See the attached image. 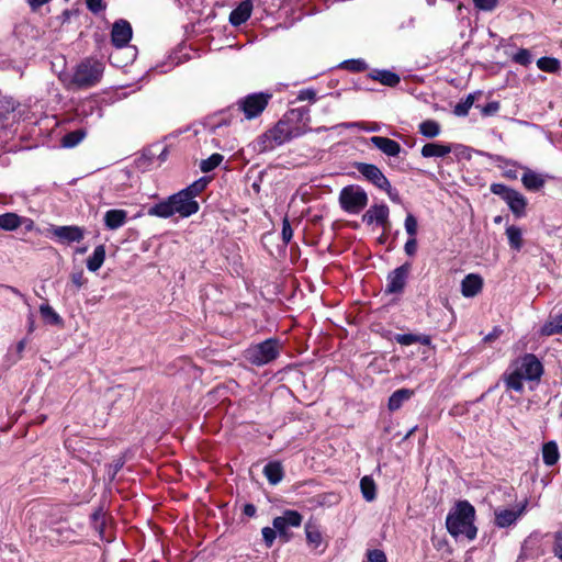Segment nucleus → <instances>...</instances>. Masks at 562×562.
I'll use <instances>...</instances> for the list:
<instances>
[{"instance_id":"50","label":"nucleus","mask_w":562,"mask_h":562,"mask_svg":"<svg viewBox=\"0 0 562 562\" xmlns=\"http://www.w3.org/2000/svg\"><path fill=\"white\" fill-rule=\"evenodd\" d=\"M347 68L355 70V71H361L367 68V65L361 59H353L346 63Z\"/></svg>"},{"instance_id":"20","label":"nucleus","mask_w":562,"mask_h":562,"mask_svg":"<svg viewBox=\"0 0 562 562\" xmlns=\"http://www.w3.org/2000/svg\"><path fill=\"white\" fill-rule=\"evenodd\" d=\"M451 150L449 144L427 143L422 147L420 154L424 158H441L449 155Z\"/></svg>"},{"instance_id":"49","label":"nucleus","mask_w":562,"mask_h":562,"mask_svg":"<svg viewBox=\"0 0 562 562\" xmlns=\"http://www.w3.org/2000/svg\"><path fill=\"white\" fill-rule=\"evenodd\" d=\"M404 250L407 256H414L417 251V240L416 237H409V239L404 245Z\"/></svg>"},{"instance_id":"32","label":"nucleus","mask_w":562,"mask_h":562,"mask_svg":"<svg viewBox=\"0 0 562 562\" xmlns=\"http://www.w3.org/2000/svg\"><path fill=\"white\" fill-rule=\"evenodd\" d=\"M305 535H306V540H307V543L310 546H312L313 548H318L323 541V537H322V533L319 531V529L317 528V526L315 525H312V524H306L305 525Z\"/></svg>"},{"instance_id":"7","label":"nucleus","mask_w":562,"mask_h":562,"mask_svg":"<svg viewBox=\"0 0 562 562\" xmlns=\"http://www.w3.org/2000/svg\"><path fill=\"white\" fill-rule=\"evenodd\" d=\"M271 94L269 93H251L241 98L236 103V110L241 112L247 120L259 116L267 108Z\"/></svg>"},{"instance_id":"40","label":"nucleus","mask_w":562,"mask_h":562,"mask_svg":"<svg viewBox=\"0 0 562 562\" xmlns=\"http://www.w3.org/2000/svg\"><path fill=\"white\" fill-rule=\"evenodd\" d=\"M561 331H562V322L560 321L559 317L547 322L541 328V334L544 336H551V335H554V334H558Z\"/></svg>"},{"instance_id":"41","label":"nucleus","mask_w":562,"mask_h":562,"mask_svg":"<svg viewBox=\"0 0 562 562\" xmlns=\"http://www.w3.org/2000/svg\"><path fill=\"white\" fill-rule=\"evenodd\" d=\"M206 184L207 180L205 178H200L199 180L190 184L188 188L183 189V191L187 192L188 194L190 193L191 199L194 200V196L202 192L205 189Z\"/></svg>"},{"instance_id":"63","label":"nucleus","mask_w":562,"mask_h":562,"mask_svg":"<svg viewBox=\"0 0 562 562\" xmlns=\"http://www.w3.org/2000/svg\"><path fill=\"white\" fill-rule=\"evenodd\" d=\"M462 8H463V5L460 3L457 9H458V11H461Z\"/></svg>"},{"instance_id":"51","label":"nucleus","mask_w":562,"mask_h":562,"mask_svg":"<svg viewBox=\"0 0 562 562\" xmlns=\"http://www.w3.org/2000/svg\"><path fill=\"white\" fill-rule=\"evenodd\" d=\"M87 7L91 12L98 13L104 9V3L103 0H87Z\"/></svg>"},{"instance_id":"19","label":"nucleus","mask_w":562,"mask_h":562,"mask_svg":"<svg viewBox=\"0 0 562 562\" xmlns=\"http://www.w3.org/2000/svg\"><path fill=\"white\" fill-rule=\"evenodd\" d=\"M104 225L110 231L119 229L124 226L127 221V212L121 209H112L104 213Z\"/></svg>"},{"instance_id":"18","label":"nucleus","mask_w":562,"mask_h":562,"mask_svg":"<svg viewBox=\"0 0 562 562\" xmlns=\"http://www.w3.org/2000/svg\"><path fill=\"white\" fill-rule=\"evenodd\" d=\"M483 279L479 274L470 273L461 282V293L465 297H473L482 291Z\"/></svg>"},{"instance_id":"55","label":"nucleus","mask_w":562,"mask_h":562,"mask_svg":"<svg viewBox=\"0 0 562 562\" xmlns=\"http://www.w3.org/2000/svg\"><path fill=\"white\" fill-rule=\"evenodd\" d=\"M244 514L246 516L252 517L256 514V507L252 504H246L244 506Z\"/></svg>"},{"instance_id":"56","label":"nucleus","mask_w":562,"mask_h":562,"mask_svg":"<svg viewBox=\"0 0 562 562\" xmlns=\"http://www.w3.org/2000/svg\"><path fill=\"white\" fill-rule=\"evenodd\" d=\"M26 347V340L22 339L16 344V352L19 353V357H21L22 352L24 351Z\"/></svg>"},{"instance_id":"64","label":"nucleus","mask_w":562,"mask_h":562,"mask_svg":"<svg viewBox=\"0 0 562 562\" xmlns=\"http://www.w3.org/2000/svg\"><path fill=\"white\" fill-rule=\"evenodd\" d=\"M560 318V321L562 322V313L558 316Z\"/></svg>"},{"instance_id":"16","label":"nucleus","mask_w":562,"mask_h":562,"mask_svg":"<svg viewBox=\"0 0 562 562\" xmlns=\"http://www.w3.org/2000/svg\"><path fill=\"white\" fill-rule=\"evenodd\" d=\"M50 232L63 243L80 241L83 238V229L79 226H53Z\"/></svg>"},{"instance_id":"36","label":"nucleus","mask_w":562,"mask_h":562,"mask_svg":"<svg viewBox=\"0 0 562 562\" xmlns=\"http://www.w3.org/2000/svg\"><path fill=\"white\" fill-rule=\"evenodd\" d=\"M41 315L48 323L54 325L61 324V317L54 311V308L48 304H43L40 306Z\"/></svg>"},{"instance_id":"1","label":"nucleus","mask_w":562,"mask_h":562,"mask_svg":"<svg viewBox=\"0 0 562 562\" xmlns=\"http://www.w3.org/2000/svg\"><path fill=\"white\" fill-rule=\"evenodd\" d=\"M543 373V367L532 353L513 361L504 374V382L508 390L517 393L524 392V381H538Z\"/></svg>"},{"instance_id":"62","label":"nucleus","mask_w":562,"mask_h":562,"mask_svg":"<svg viewBox=\"0 0 562 562\" xmlns=\"http://www.w3.org/2000/svg\"><path fill=\"white\" fill-rule=\"evenodd\" d=\"M435 2H436V0H427V3H428L429 5L435 4Z\"/></svg>"},{"instance_id":"6","label":"nucleus","mask_w":562,"mask_h":562,"mask_svg":"<svg viewBox=\"0 0 562 562\" xmlns=\"http://www.w3.org/2000/svg\"><path fill=\"white\" fill-rule=\"evenodd\" d=\"M339 203L344 211L358 214L367 206L368 195L362 188L348 186L340 191Z\"/></svg>"},{"instance_id":"33","label":"nucleus","mask_w":562,"mask_h":562,"mask_svg":"<svg viewBox=\"0 0 562 562\" xmlns=\"http://www.w3.org/2000/svg\"><path fill=\"white\" fill-rule=\"evenodd\" d=\"M85 137L86 132L83 130H76L61 138V145L66 148H71L77 146Z\"/></svg>"},{"instance_id":"17","label":"nucleus","mask_w":562,"mask_h":562,"mask_svg":"<svg viewBox=\"0 0 562 562\" xmlns=\"http://www.w3.org/2000/svg\"><path fill=\"white\" fill-rule=\"evenodd\" d=\"M371 144L390 157H396L401 153V145L387 137L373 136L370 138Z\"/></svg>"},{"instance_id":"61","label":"nucleus","mask_w":562,"mask_h":562,"mask_svg":"<svg viewBox=\"0 0 562 562\" xmlns=\"http://www.w3.org/2000/svg\"><path fill=\"white\" fill-rule=\"evenodd\" d=\"M494 222H495L496 224H499V223L502 222V217H501V216H496V217L494 218Z\"/></svg>"},{"instance_id":"13","label":"nucleus","mask_w":562,"mask_h":562,"mask_svg":"<svg viewBox=\"0 0 562 562\" xmlns=\"http://www.w3.org/2000/svg\"><path fill=\"white\" fill-rule=\"evenodd\" d=\"M528 501L525 499L516 509L495 510V524L501 528L513 525L526 510Z\"/></svg>"},{"instance_id":"42","label":"nucleus","mask_w":562,"mask_h":562,"mask_svg":"<svg viewBox=\"0 0 562 562\" xmlns=\"http://www.w3.org/2000/svg\"><path fill=\"white\" fill-rule=\"evenodd\" d=\"M404 226H405L406 233L409 235L411 238L416 237L418 223H417L416 217L413 214H411V213L407 214V216L405 218Z\"/></svg>"},{"instance_id":"14","label":"nucleus","mask_w":562,"mask_h":562,"mask_svg":"<svg viewBox=\"0 0 562 562\" xmlns=\"http://www.w3.org/2000/svg\"><path fill=\"white\" fill-rule=\"evenodd\" d=\"M132 26L125 20H120L113 24L111 41L114 46L121 48L128 44L132 38Z\"/></svg>"},{"instance_id":"43","label":"nucleus","mask_w":562,"mask_h":562,"mask_svg":"<svg viewBox=\"0 0 562 562\" xmlns=\"http://www.w3.org/2000/svg\"><path fill=\"white\" fill-rule=\"evenodd\" d=\"M514 61L527 66L531 63V55L528 49L520 48L513 57Z\"/></svg>"},{"instance_id":"29","label":"nucleus","mask_w":562,"mask_h":562,"mask_svg":"<svg viewBox=\"0 0 562 562\" xmlns=\"http://www.w3.org/2000/svg\"><path fill=\"white\" fill-rule=\"evenodd\" d=\"M263 473L271 484H278L283 477L282 467L278 462H270L263 468Z\"/></svg>"},{"instance_id":"9","label":"nucleus","mask_w":562,"mask_h":562,"mask_svg":"<svg viewBox=\"0 0 562 562\" xmlns=\"http://www.w3.org/2000/svg\"><path fill=\"white\" fill-rule=\"evenodd\" d=\"M302 520L303 517L299 512L289 509L285 510L282 516L276 517L272 521V525L278 531L279 536L284 538L285 541H289L290 535L288 533V528L300 527Z\"/></svg>"},{"instance_id":"31","label":"nucleus","mask_w":562,"mask_h":562,"mask_svg":"<svg viewBox=\"0 0 562 562\" xmlns=\"http://www.w3.org/2000/svg\"><path fill=\"white\" fill-rule=\"evenodd\" d=\"M506 235H507L508 243H509L510 247L514 248L515 250H520L522 247L521 229L514 225L508 226L506 228Z\"/></svg>"},{"instance_id":"54","label":"nucleus","mask_w":562,"mask_h":562,"mask_svg":"<svg viewBox=\"0 0 562 562\" xmlns=\"http://www.w3.org/2000/svg\"><path fill=\"white\" fill-rule=\"evenodd\" d=\"M49 0H27L29 5L33 11L47 3Z\"/></svg>"},{"instance_id":"44","label":"nucleus","mask_w":562,"mask_h":562,"mask_svg":"<svg viewBox=\"0 0 562 562\" xmlns=\"http://www.w3.org/2000/svg\"><path fill=\"white\" fill-rule=\"evenodd\" d=\"M499 0H473L476 9L482 11H492L496 8Z\"/></svg>"},{"instance_id":"27","label":"nucleus","mask_w":562,"mask_h":562,"mask_svg":"<svg viewBox=\"0 0 562 562\" xmlns=\"http://www.w3.org/2000/svg\"><path fill=\"white\" fill-rule=\"evenodd\" d=\"M396 342H398L402 346H409L416 342H419L422 345L428 346L430 345L431 340L429 336L426 335H414V334H403L397 335L395 337Z\"/></svg>"},{"instance_id":"26","label":"nucleus","mask_w":562,"mask_h":562,"mask_svg":"<svg viewBox=\"0 0 562 562\" xmlns=\"http://www.w3.org/2000/svg\"><path fill=\"white\" fill-rule=\"evenodd\" d=\"M521 181L526 189L531 191H537L541 189L544 184V179L540 175L531 170H528L522 175Z\"/></svg>"},{"instance_id":"37","label":"nucleus","mask_w":562,"mask_h":562,"mask_svg":"<svg viewBox=\"0 0 562 562\" xmlns=\"http://www.w3.org/2000/svg\"><path fill=\"white\" fill-rule=\"evenodd\" d=\"M18 103L11 97H0V117H7L10 113L14 112Z\"/></svg>"},{"instance_id":"47","label":"nucleus","mask_w":562,"mask_h":562,"mask_svg":"<svg viewBox=\"0 0 562 562\" xmlns=\"http://www.w3.org/2000/svg\"><path fill=\"white\" fill-rule=\"evenodd\" d=\"M296 100L314 102L316 100V92L313 89H303L299 92Z\"/></svg>"},{"instance_id":"25","label":"nucleus","mask_w":562,"mask_h":562,"mask_svg":"<svg viewBox=\"0 0 562 562\" xmlns=\"http://www.w3.org/2000/svg\"><path fill=\"white\" fill-rule=\"evenodd\" d=\"M105 259V247L99 245L94 248L93 254L87 260V268L89 271L95 272L101 268Z\"/></svg>"},{"instance_id":"3","label":"nucleus","mask_w":562,"mask_h":562,"mask_svg":"<svg viewBox=\"0 0 562 562\" xmlns=\"http://www.w3.org/2000/svg\"><path fill=\"white\" fill-rule=\"evenodd\" d=\"M198 211V202L191 199L190 193L188 194L181 190L180 192L171 195L167 201L153 206L148 211V214L167 218L178 213L183 217H188Z\"/></svg>"},{"instance_id":"39","label":"nucleus","mask_w":562,"mask_h":562,"mask_svg":"<svg viewBox=\"0 0 562 562\" xmlns=\"http://www.w3.org/2000/svg\"><path fill=\"white\" fill-rule=\"evenodd\" d=\"M223 161L221 154H213L207 159H204L200 164V168L203 172H210L215 169Z\"/></svg>"},{"instance_id":"48","label":"nucleus","mask_w":562,"mask_h":562,"mask_svg":"<svg viewBox=\"0 0 562 562\" xmlns=\"http://www.w3.org/2000/svg\"><path fill=\"white\" fill-rule=\"evenodd\" d=\"M369 562H386V555L382 550L374 549L368 551Z\"/></svg>"},{"instance_id":"60","label":"nucleus","mask_w":562,"mask_h":562,"mask_svg":"<svg viewBox=\"0 0 562 562\" xmlns=\"http://www.w3.org/2000/svg\"><path fill=\"white\" fill-rule=\"evenodd\" d=\"M378 128H379V127H378V125H376V124H373L372 126L368 127V128H367V131H369V132H375V131H378Z\"/></svg>"},{"instance_id":"38","label":"nucleus","mask_w":562,"mask_h":562,"mask_svg":"<svg viewBox=\"0 0 562 562\" xmlns=\"http://www.w3.org/2000/svg\"><path fill=\"white\" fill-rule=\"evenodd\" d=\"M473 103H474V97L472 94H469L464 100H462L456 104V106L453 109V113L457 116H465V115H468Z\"/></svg>"},{"instance_id":"21","label":"nucleus","mask_w":562,"mask_h":562,"mask_svg":"<svg viewBox=\"0 0 562 562\" xmlns=\"http://www.w3.org/2000/svg\"><path fill=\"white\" fill-rule=\"evenodd\" d=\"M252 3L250 0L243 1L236 9H234L229 14V22L238 26L245 23L251 14Z\"/></svg>"},{"instance_id":"35","label":"nucleus","mask_w":562,"mask_h":562,"mask_svg":"<svg viewBox=\"0 0 562 562\" xmlns=\"http://www.w3.org/2000/svg\"><path fill=\"white\" fill-rule=\"evenodd\" d=\"M540 70L547 72H557L560 69V60L553 57H541L537 60Z\"/></svg>"},{"instance_id":"23","label":"nucleus","mask_w":562,"mask_h":562,"mask_svg":"<svg viewBox=\"0 0 562 562\" xmlns=\"http://www.w3.org/2000/svg\"><path fill=\"white\" fill-rule=\"evenodd\" d=\"M560 458L559 448L555 441H549L542 447V459L546 465H554Z\"/></svg>"},{"instance_id":"30","label":"nucleus","mask_w":562,"mask_h":562,"mask_svg":"<svg viewBox=\"0 0 562 562\" xmlns=\"http://www.w3.org/2000/svg\"><path fill=\"white\" fill-rule=\"evenodd\" d=\"M21 224V217L15 213H4L0 215V228L4 231H14Z\"/></svg>"},{"instance_id":"22","label":"nucleus","mask_w":562,"mask_h":562,"mask_svg":"<svg viewBox=\"0 0 562 562\" xmlns=\"http://www.w3.org/2000/svg\"><path fill=\"white\" fill-rule=\"evenodd\" d=\"M414 392L408 389L395 391L389 398L387 407L390 411H397L404 402L408 401Z\"/></svg>"},{"instance_id":"53","label":"nucleus","mask_w":562,"mask_h":562,"mask_svg":"<svg viewBox=\"0 0 562 562\" xmlns=\"http://www.w3.org/2000/svg\"><path fill=\"white\" fill-rule=\"evenodd\" d=\"M554 553L562 560V530L555 533Z\"/></svg>"},{"instance_id":"34","label":"nucleus","mask_w":562,"mask_h":562,"mask_svg":"<svg viewBox=\"0 0 562 562\" xmlns=\"http://www.w3.org/2000/svg\"><path fill=\"white\" fill-rule=\"evenodd\" d=\"M372 78L389 87H394L400 82V77L389 70L376 71Z\"/></svg>"},{"instance_id":"12","label":"nucleus","mask_w":562,"mask_h":562,"mask_svg":"<svg viewBox=\"0 0 562 562\" xmlns=\"http://www.w3.org/2000/svg\"><path fill=\"white\" fill-rule=\"evenodd\" d=\"M409 271H411L409 263H404L401 267L393 270L387 276L386 292L387 293L402 292L406 284V279L408 277Z\"/></svg>"},{"instance_id":"8","label":"nucleus","mask_w":562,"mask_h":562,"mask_svg":"<svg viewBox=\"0 0 562 562\" xmlns=\"http://www.w3.org/2000/svg\"><path fill=\"white\" fill-rule=\"evenodd\" d=\"M491 191L499 195L517 217L525 215L527 201L521 193L501 183L492 184Z\"/></svg>"},{"instance_id":"58","label":"nucleus","mask_w":562,"mask_h":562,"mask_svg":"<svg viewBox=\"0 0 562 562\" xmlns=\"http://www.w3.org/2000/svg\"><path fill=\"white\" fill-rule=\"evenodd\" d=\"M393 201H398V195L396 192H393V190L391 189V195H389Z\"/></svg>"},{"instance_id":"10","label":"nucleus","mask_w":562,"mask_h":562,"mask_svg":"<svg viewBox=\"0 0 562 562\" xmlns=\"http://www.w3.org/2000/svg\"><path fill=\"white\" fill-rule=\"evenodd\" d=\"M302 134V130L299 127L293 128L288 121L281 120L267 133V137L273 140L274 144L281 145Z\"/></svg>"},{"instance_id":"4","label":"nucleus","mask_w":562,"mask_h":562,"mask_svg":"<svg viewBox=\"0 0 562 562\" xmlns=\"http://www.w3.org/2000/svg\"><path fill=\"white\" fill-rule=\"evenodd\" d=\"M279 341L270 338L247 348L245 351V358L249 363L260 367L273 361L279 356Z\"/></svg>"},{"instance_id":"45","label":"nucleus","mask_w":562,"mask_h":562,"mask_svg":"<svg viewBox=\"0 0 562 562\" xmlns=\"http://www.w3.org/2000/svg\"><path fill=\"white\" fill-rule=\"evenodd\" d=\"M277 530L273 528H270V527H265L262 528L261 530V533H262V538L267 544V547H271L276 540V536H277Z\"/></svg>"},{"instance_id":"59","label":"nucleus","mask_w":562,"mask_h":562,"mask_svg":"<svg viewBox=\"0 0 562 562\" xmlns=\"http://www.w3.org/2000/svg\"><path fill=\"white\" fill-rule=\"evenodd\" d=\"M415 430H416V427H413V428H412V429L406 434V436L404 437V439L409 438V437L415 432Z\"/></svg>"},{"instance_id":"2","label":"nucleus","mask_w":562,"mask_h":562,"mask_svg":"<svg viewBox=\"0 0 562 562\" xmlns=\"http://www.w3.org/2000/svg\"><path fill=\"white\" fill-rule=\"evenodd\" d=\"M474 516L475 509L470 503L459 502L446 519L449 533L454 538L465 537L468 540H473L476 537Z\"/></svg>"},{"instance_id":"11","label":"nucleus","mask_w":562,"mask_h":562,"mask_svg":"<svg viewBox=\"0 0 562 562\" xmlns=\"http://www.w3.org/2000/svg\"><path fill=\"white\" fill-rule=\"evenodd\" d=\"M357 170L378 188L385 190L391 195V183L382 171L374 165L359 164Z\"/></svg>"},{"instance_id":"15","label":"nucleus","mask_w":562,"mask_h":562,"mask_svg":"<svg viewBox=\"0 0 562 562\" xmlns=\"http://www.w3.org/2000/svg\"><path fill=\"white\" fill-rule=\"evenodd\" d=\"M362 221L368 225L376 223L385 228L386 225L389 224V207L385 204L372 205L363 214Z\"/></svg>"},{"instance_id":"5","label":"nucleus","mask_w":562,"mask_h":562,"mask_svg":"<svg viewBox=\"0 0 562 562\" xmlns=\"http://www.w3.org/2000/svg\"><path fill=\"white\" fill-rule=\"evenodd\" d=\"M103 64L94 59H86L78 65L72 82L79 88H89L97 85L103 74Z\"/></svg>"},{"instance_id":"46","label":"nucleus","mask_w":562,"mask_h":562,"mask_svg":"<svg viewBox=\"0 0 562 562\" xmlns=\"http://www.w3.org/2000/svg\"><path fill=\"white\" fill-rule=\"evenodd\" d=\"M281 235H282V239L285 244L290 243V240L293 237V231H292V227H291V224H290L288 217H284L282 221Z\"/></svg>"},{"instance_id":"52","label":"nucleus","mask_w":562,"mask_h":562,"mask_svg":"<svg viewBox=\"0 0 562 562\" xmlns=\"http://www.w3.org/2000/svg\"><path fill=\"white\" fill-rule=\"evenodd\" d=\"M71 282L77 289H80L85 283L86 279L82 271H77L71 274Z\"/></svg>"},{"instance_id":"24","label":"nucleus","mask_w":562,"mask_h":562,"mask_svg":"<svg viewBox=\"0 0 562 562\" xmlns=\"http://www.w3.org/2000/svg\"><path fill=\"white\" fill-rule=\"evenodd\" d=\"M418 132L426 138H435L441 133V125L435 120H425L419 123Z\"/></svg>"},{"instance_id":"57","label":"nucleus","mask_w":562,"mask_h":562,"mask_svg":"<svg viewBox=\"0 0 562 562\" xmlns=\"http://www.w3.org/2000/svg\"><path fill=\"white\" fill-rule=\"evenodd\" d=\"M499 334H501V330L495 329L493 333L486 335L484 337V340L485 341H492L493 339H496L499 336Z\"/></svg>"},{"instance_id":"28","label":"nucleus","mask_w":562,"mask_h":562,"mask_svg":"<svg viewBox=\"0 0 562 562\" xmlns=\"http://www.w3.org/2000/svg\"><path fill=\"white\" fill-rule=\"evenodd\" d=\"M360 490L367 502H372L376 497V485L372 477L366 475L360 481Z\"/></svg>"}]
</instances>
